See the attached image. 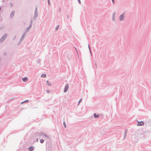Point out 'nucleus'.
Instances as JSON below:
<instances>
[{
    "instance_id": "nucleus-4",
    "label": "nucleus",
    "mask_w": 151,
    "mask_h": 151,
    "mask_svg": "<svg viewBox=\"0 0 151 151\" xmlns=\"http://www.w3.org/2000/svg\"><path fill=\"white\" fill-rule=\"evenodd\" d=\"M22 80L24 82H27L28 81V78L27 77H25L23 78Z\"/></svg>"
},
{
    "instance_id": "nucleus-16",
    "label": "nucleus",
    "mask_w": 151,
    "mask_h": 151,
    "mask_svg": "<svg viewBox=\"0 0 151 151\" xmlns=\"http://www.w3.org/2000/svg\"><path fill=\"white\" fill-rule=\"evenodd\" d=\"M47 92H48V93L49 92V91L48 90H47Z\"/></svg>"
},
{
    "instance_id": "nucleus-8",
    "label": "nucleus",
    "mask_w": 151,
    "mask_h": 151,
    "mask_svg": "<svg viewBox=\"0 0 151 151\" xmlns=\"http://www.w3.org/2000/svg\"><path fill=\"white\" fill-rule=\"evenodd\" d=\"M29 150L30 151H32L33 150V147H30L29 148Z\"/></svg>"
},
{
    "instance_id": "nucleus-13",
    "label": "nucleus",
    "mask_w": 151,
    "mask_h": 151,
    "mask_svg": "<svg viewBox=\"0 0 151 151\" xmlns=\"http://www.w3.org/2000/svg\"><path fill=\"white\" fill-rule=\"evenodd\" d=\"M78 2H79V3L80 4H81V1H80V0H78Z\"/></svg>"
},
{
    "instance_id": "nucleus-2",
    "label": "nucleus",
    "mask_w": 151,
    "mask_h": 151,
    "mask_svg": "<svg viewBox=\"0 0 151 151\" xmlns=\"http://www.w3.org/2000/svg\"><path fill=\"white\" fill-rule=\"evenodd\" d=\"M124 15L123 14H122L119 17L120 20L121 21V20H123L124 19Z\"/></svg>"
},
{
    "instance_id": "nucleus-1",
    "label": "nucleus",
    "mask_w": 151,
    "mask_h": 151,
    "mask_svg": "<svg viewBox=\"0 0 151 151\" xmlns=\"http://www.w3.org/2000/svg\"><path fill=\"white\" fill-rule=\"evenodd\" d=\"M144 124V122L143 121H141L138 122V126H142Z\"/></svg>"
},
{
    "instance_id": "nucleus-10",
    "label": "nucleus",
    "mask_w": 151,
    "mask_h": 151,
    "mask_svg": "<svg viewBox=\"0 0 151 151\" xmlns=\"http://www.w3.org/2000/svg\"><path fill=\"white\" fill-rule=\"evenodd\" d=\"M63 125H64L65 127L66 128V124L65 122H63Z\"/></svg>"
},
{
    "instance_id": "nucleus-9",
    "label": "nucleus",
    "mask_w": 151,
    "mask_h": 151,
    "mask_svg": "<svg viewBox=\"0 0 151 151\" xmlns=\"http://www.w3.org/2000/svg\"><path fill=\"white\" fill-rule=\"evenodd\" d=\"M47 83L48 84V85H51V84L48 81H47Z\"/></svg>"
},
{
    "instance_id": "nucleus-5",
    "label": "nucleus",
    "mask_w": 151,
    "mask_h": 151,
    "mask_svg": "<svg viewBox=\"0 0 151 151\" xmlns=\"http://www.w3.org/2000/svg\"><path fill=\"white\" fill-rule=\"evenodd\" d=\"M14 12H12L10 15V17H13L14 16Z\"/></svg>"
},
{
    "instance_id": "nucleus-7",
    "label": "nucleus",
    "mask_w": 151,
    "mask_h": 151,
    "mask_svg": "<svg viewBox=\"0 0 151 151\" xmlns=\"http://www.w3.org/2000/svg\"><path fill=\"white\" fill-rule=\"evenodd\" d=\"M46 76V74H43L41 75V77L42 78H45Z\"/></svg>"
},
{
    "instance_id": "nucleus-18",
    "label": "nucleus",
    "mask_w": 151,
    "mask_h": 151,
    "mask_svg": "<svg viewBox=\"0 0 151 151\" xmlns=\"http://www.w3.org/2000/svg\"><path fill=\"white\" fill-rule=\"evenodd\" d=\"M48 0V1H49V0Z\"/></svg>"
},
{
    "instance_id": "nucleus-14",
    "label": "nucleus",
    "mask_w": 151,
    "mask_h": 151,
    "mask_svg": "<svg viewBox=\"0 0 151 151\" xmlns=\"http://www.w3.org/2000/svg\"><path fill=\"white\" fill-rule=\"evenodd\" d=\"M81 100H82L81 99L79 100L78 104H79V103H80V102L81 101Z\"/></svg>"
},
{
    "instance_id": "nucleus-3",
    "label": "nucleus",
    "mask_w": 151,
    "mask_h": 151,
    "mask_svg": "<svg viewBox=\"0 0 151 151\" xmlns=\"http://www.w3.org/2000/svg\"><path fill=\"white\" fill-rule=\"evenodd\" d=\"M68 85H67L65 86V89H64V92H65L67 91L68 89Z\"/></svg>"
},
{
    "instance_id": "nucleus-6",
    "label": "nucleus",
    "mask_w": 151,
    "mask_h": 151,
    "mask_svg": "<svg viewBox=\"0 0 151 151\" xmlns=\"http://www.w3.org/2000/svg\"><path fill=\"white\" fill-rule=\"evenodd\" d=\"M94 116L95 118H97L99 117V116L98 115H97L96 113H94Z\"/></svg>"
},
{
    "instance_id": "nucleus-17",
    "label": "nucleus",
    "mask_w": 151,
    "mask_h": 151,
    "mask_svg": "<svg viewBox=\"0 0 151 151\" xmlns=\"http://www.w3.org/2000/svg\"><path fill=\"white\" fill-rule=\"evenodd\" d=\"M1 8L0 7V11L1 10Z\"/></svg>"
},
{
    "instance_id": "nucleus-15",
    "label": "nucleus",
    "mask_w": 151,
    "mask_h": 151,
    "mask_svg": "<svg viewBox=\"0 0 151 151\" xmlns=\"http://www.w3.org/2000/svg\"><path fill=\"white\" fill-rule=\"evenodd\" d=\"M112 1L113 3H114V0H112Z\"/></svg>"
},
{
    "instance_id": "nucleus-11",
    "label": "nucleus",
    "mask_w": 151,
    "mask_h": 151,
    "mask_svg": "<svg viewBox=\"0 0 151 151\" xmlns=\"http://www.w3.org/2000/svg\"><path fill=\"white\" fill-rule=\"evenodd\" d=\"M44 140H43L42 139H41L40 140V142L41 143H43L44 142Z\"/></svg>"
},
{
    "instance_id": "nucleus-12",
    "label": "nucleus",
    "mask_w": 151,
    "mask_h": 151,
    "mask_svg": "<svg viewBox=\"0 0 151 151\" xmlns=\"http://www.w3.org/2000/svg\"><path fill=\"white\" fill-rule=\"evenodd\" d=\"M59 26H58L56 28L57 30L59 28Z\"/></svg>"
}]
</instances>
